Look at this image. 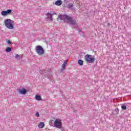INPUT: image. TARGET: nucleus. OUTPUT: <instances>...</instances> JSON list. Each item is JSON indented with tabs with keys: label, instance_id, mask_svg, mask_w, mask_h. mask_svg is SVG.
<instances>
[{
	"label": "nucleus",
	"instance_id": "nucleus-1",
	"mask_svg": "<svg viewBox=\"0 0 131 131\" xmlns=\"http://www.w3.org/2000/svg\"><path fill=\"white\" fill-rule=\"evenodd\" d=\"M58 18L60 20L65 21L67 24L71 25L72 28H76L77 27V24H76V20L73 19V18L70 17L67 15L60 14L58 15Z\"/></svg>",
	"mask_w": 131,
	"mask_h": 131
},
{
	"label": "nucleus",
	"instance_id": "nucleus-2",
	"mask_svg": "<svg viewBox=\"0 0 131 131\" xmlns=\"http://www.w3.org/2000/svg\"><path fill=\"white\" fill-rule=\"evenodd\" d=\"M5 26L8 29H13L14 28V21L11 19H7L4 21Z\"/></svg>",
	"mask_w": 131,
	"mask_h": 131
},
{
	"label": "nucleus",
	"instance_id": "nucleus-3",
	"mask_svg": "<svg viewBox=\"0 0 131 131\" xmlns=\"http://www.w3.org/2000/svg\"><path fill=\"white\" fill-rule=\"evenodd\" d=\"M35 51L38 56H42L45 54V50L41 46H37L35 47Z\"/></svg>",
	"mask_w": 131,
	"mask_h": 131
},
{
	"label": "nucleus",
	"instance_id": "nucleus-4",
	"mask_svg": "<svg viewBox=\"0 0 131 131\" xmlns=\"http://www.w3.org/2000/svg\"><path fill=\"white\" fill-rule=\"evenodd\" d=\"M54 125L55 127H56V128H59L60 130L63 131V129H62L63 127H62V122H61V120L59 119L56 120L54 122Z\"/></svg>",
	"mask_w": 131,
	"mask_h": 131
},
{
	"label": "nucleus",
	"instance_id": "nucleus-5",
	"mask_svg": "<svg viewBox=\"0 0 131 131\" xmlns=\"http://www.w3.org/2000/svg\"><path fill=\"white\" fill-rule=\"evenodd\" d=\"M84 59L88 63H94L95 62V58L90 54L85 55Z\"/></svg>",
	"mask_w": 131,
	"mask_h": 131
},
{
	"label": "nucleus",
	"instance_id": "nucleus-6",
	"mask_svg": "<svg viewBox=\"0 0 131 131\" xmlns=\"http://www.w3.org/2000/svg\"><path fill=\"white\" fill-rule=\"evenodd\" d=\"M47 17L46 18L47 20H53V16H52V14L51 13H48L47 14Z\"/></svg>",
	"mask_w": 131,
	"mask_h": 131
},
{
	"label": "nucleus",
	"instance_id": "nucleus-7",
	"mask_svg": "<svg viewBox=\"0 0 131 131\" xmlns=\"http://www.w3.org/2000/svg\"><path fill=\"white\" fill-rule=\"evenodd\" d=\"M19 92L20 94H22L23 95H25V94L27 93V90H26V89H23L21 90H19Z\"/></svg>",
	"mask_w": 131,
	"mask_h": 131
},
{
	"label": "nucleus",
	"instance_id": "nucleus-8",
	"mask_svg": "<svg viewBox=\"0 0 131 131\" xmlns=\"http://www.w3.org/2000/svg\"><path fill=\"white\" fill-rule=\"evenodd\" d=\"M38 127H39V128H43V127H45V123L40 122L38 124Z\"/></svg>",
	"mask_w": 131,
	"mask_h": 131
},
{
	"label": "nucleus",
	"instance_id": "nucleus-9",
	"mask_svg": "<svg viewBox=\"0 0 131 131\" xmlns=\"http://www.w3.org/2000/svg\"><path fill=\"white\" fill-rule=\"evenodd\" d=\"M55 4L56 6H61V5H62V1L61 0H58L55 2Z\"/></svg>",
	"mask_w": 131,
	"mask_h": 131
},
{
	"label": "nucleus",
	"instance_id": "nucleus-10",
	"mask_svg": "<svg viewBox=\"0 0 131 131\" xmlns=\"http://www.w3.org/2000/svg\"><path fill=\"white\" fill-rule=\"evenodd\" d=\"M36 100H37V101H41V97L40 95H36L35 97Z\"/></svg>",
	"mask_w": 131,
	"mask_h": 131
},
{
	"label": "nucleus",
	"instance_id": "nucleus-11",
	"mask_svg": "<svg viewBox=\"0 0 131 131\" xmlns=\"http://www.w3.org/2000/svg\"><path fill=\"white\" fill-rule=\"evenodd\" d=\"M78 64H79V65H80V66H82V65H83V60L81 59H79L78 60Z\"/></svg>",
	"mask_w": 131,
	"mask_h": 131
},
{
	"label": "nucleus",
	"instance_id": "nucleus-12",
	"mask_svg": "<svg viewBox=\"0 0 131 131\" xmlns=\"http://www.w3.org/2000/svg\"><path fill=\"white\" fill-rule=\"evenodd\" d=\"M6 16L8 15H10V14H11V13H12V10L8 9L7 11H6Z\"/></svg>",
	"mask_w": 131,
	"mask_h": 131
},
{
	"label": "nucleus",
	"instance_id": "nucleus-13",
	"mask_svg": "<svg viewBox=\"0 0 131 131\" xmlns=\"http://www.w3.org/2000/svg\"><path fill=\"white\" fill-rule=\"evenodd\" d=\"M6 52L7 53H9V52H11L12 51V48L10 47H7V48L5 50Z\"/></svg>",
	"mask_w": 131,
	"mask_h": 131
},
{
	"label": "nucleus",
	"instance_id": "nucleus-14",
	"mask_svg": "<svg viewBox=\"0 0 131 131\" xmlns=\"http://www.w3.org/2000/svg\"><path fill=\"white\" fill-rule=\"evenodd\" d=\"M68 8H69V9H72V8H73V4H69L68 5Z\"/></svg>",
	"mask_w": 131,
	"mask_h": 131
},
{
	"label": "nucleus",
	"instance_id": "nucleus-15",
	"mask_svg": "<svg viewBox=\"0 0 131 131\" xmlns=\"http://www.w3.org/2000/svg\"><path fill=\"white\" fill-rule=\"evenodd\" d=\"M121 108L122 110H126V105L125 104H122Z\"/></svg>",
	"mask_w": 131,
	"mask_h": 131
},
{
	"label": "nucleus",
	"instance_id": "nucleus-16",
	"mask_svg": "<svg viewBox=\"0 0 131 131\" xmlns=\"http://www.w3.org/2000/svg\"><path fill=\"white\" fill-rule=\"evenodd\" d=\"M2 16H7L6 10H4L1 12Z\"/></svg>",
	"mask_w": 131,
	"mask_h": 131
},
{
	"label": "nucleus",
	"instance_id": "nucleus-17",
	"mask_svg": "<svg viewBox=\"0 0 131 131\" xmlns=\"http://www.w3.org/2000/svg\"><path fill=\"white\" fill-rule=\"evenodd\" d=\"M65 67H66V64L63 63L62 64V69H61V71H63L65 69Z\"/></svg>",
	"mask_w": 131,
	"mask_h": 131
},
{
	"label": "nucleus",
	"instance_id": "nucleus-18",
	"mask_svg": "<svg viewBox=\"0 0 131 131\" xmlns=\"http://www.w3.org/2000/svg\"><path fill=\"white\" fill-rule=\"evenodd\" d=\"M35 116H36V117H39V113L36 112V114H35Z\"/></svg>",
	"mask_w": 131,
	"mask_h": 131
},
{
	"label": "nucleus",
	"instance_id": "nucleus-19",
	"mask_svg": "<svg viewBox=\"0 0 131 131\" xmlns=\"http://www.w3.org/2000/svg\"><path fill=\"white\" fill-rule=\"evenodd\" d=\"M115 111H116V114H118L119 112V110L118 108H116L115 110Z\"/></svg>",
	"mask_w": 131,
	"mask_h": 131
},
{
	"label": "nucleus",
	"instance_id": "nucleus-20",
	"mask_svg": "<svg viewBox=\"0 0 131 131\" xmlns=\"http://www.w3.org/2000/svg\"><path fill=\"white\" fill-rule=\"evenodd\" d=\"M7 43H8V45H12V42H11L10 40H8L7 41Z\"/></svg>",
	"mask_w": 131,
	"mask_h": 131
},
{
	"label": "nucleus",
	"instance_id": "nucleus-21",
	"mask_svg": "<svg viewBox=\"0 0 131 131\" xmlns=\"http://www.w3.org/2000/svg\"><path fill=\"white\" fill-rule=\"evenodd\" d=\"M15 58H17L18 59H20V55H19L18 54H16L15 55Z\"/></svg>",
	"mask_w": 131,
	"mask_h": 131
},
{
	"label": "nucleus",
	"instance_id": "nucleus-22",
	"mask_svg": "<svg viewBox=\"0 0 131 131\" xmlns=\"http://www.w3.org/2000/svg\"><path fill=\"white\" fill-rule=\"evenodd\" d=\"M67 63H68V59H67L64 61L63 62L64 64H66L67 65Z\"/></svg>",
	"mask_w": 131,
	"mask_h": 131
},
{
	"label": "nucleus",
	"instance_id": "nucleus-23",
	"mask_svg": "<svg viewBox=\"0 0 131 131\" xmlns=\"http://www.w3.org/2000/svg\"><path fill=\"white\" fill-rule=\"evenodd\" d=\"M69 1H70V0H64V4H67L68 3V2H69Z\"/></svg>",
	"mask_w": 131,
	"mask_h": 131
},
{
	"label": "nucleus",
	"instance_id": "nucleus-24",
	"mask_svg": "<svg viewBox=\"0 0 131 131\" xmlns=\"http://www.w3.org/2000/svg\"><path fill=\"white\" fill-rule=\"evenodd\" d=\"M53 14H54V15H56V13H55V12H53Z\"/></svg>",
	"mask_w": 131,
	"mask_h": 131
},
{
	"label": "nucleus",
	"instance_id": "nucleus-25",
	"mask_svg": "<svg viewBox=\"0 0 131 131\" xmlns=\"http://www.w3.org/2000/svg\"><path fill=\"white\" fill-rule=\"evenodd\" d=\"M52 76H50V79H52Z\"/></svg>",
	"mask_w": 131,
	"mask_h": 131
},
{
	"label": "nucleus",
	"instance_id": "nucleus-26",
	"mask_svg": "<svg viewBox=\"0 0 131 131\" xmlns=\"http://www.w3.org/2000/svg\"><path fill=\"white\" fill-rule=\"evenodd\" d=\"M108 26H110V24L108 23Z\"/></svg>",
	"mask_w": 131,
	"mask_h": 131
}]
</instances>
